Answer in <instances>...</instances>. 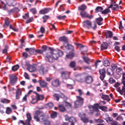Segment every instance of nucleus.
Instances as JSON below:
<instances>
[{"instance_id":"1","label":"nucleus","mask_w":125,"mask_h":125,"mask_svg":"<svg viewBox=\"0 0 125 125\" xmlns=\"http://www.w3.org/2000/svg\"><path fill=\"white\" fill-rule=\"evenodd\" d=\"M63 54L62 51L59 50H54L51 52L47 53L45 57V58L47 61L52 62L55 60L57 59L59 57L61 56Z\"/></svg>"},{"instance_id":"2","label":"nucleus","mask_w":125,"mask_h":125,"mask_svg":"<svg viewBox=\"0 0 125 125\" xmlns=\"http://www.w3.org/2000/svg\"><path fill=\"white\" fill-rule=\"evenodd\" d=\"M47 116H45L42 112L38 110L36 111L34 115V119L37 121H43L45 125H50V122L47 120H45V118Z\"/></svg>"},{"instance_id":"3","label":"nucleus","mask_w":125,"mask_h":125,"mask_svg":"<svg viewBox=\"0 0 125 125\" xmlns=\"http://www.w3.org/2000/svg\"><path fill=\"white\" fill-rule=\"evenodd\" d=\"M123 85L121 86L116 88V90L121 95H124L125 96V74H123Z\"/></svg>"},{"instance_id":"4","label":"nucleus","mask_w":125,"mask_h":125,"mask_svg":"<svg viewBox=\"0 0 125 125\" xmlns=\"http://www.w3.org/2000/svg\"><path fill=\"white\" fill-rule=\"evenodd\" d=\"M76 97L77 100L75 102L74 106L76 108L79 107L83 105L84 99L79 96H76Z\"/></svg>"},{"instance_id":"5","label":"nucleus","mask_w":125,"mask_h":125,"mask_svg":"<svg viewBox=\"0 0 125 125\" xmlns=\"http://www.w3.org/2000/svg\"><path fill=\"white\" fill-rule=\"evenodd\" d=\"M91 109L96 110L98 111L99 109H101L104 111H106L107 110V107L106 106H100L99 104H94L93 106H91Z\"/></svg>"},{"instance_id":"6","label":"nucleus","mask_w":125,"mask_h":125,"mask_svg":"<svg viewBox=\"0 0 125 125\" xmlns=\"http://www.w3.org/2000/svg\"><path fill=\"white\" fill-rule=\"evenodd\" d=\"M10 82L11 85H13L16 83L17 81V77L14 74H11L9 75Z\"/></svg>"},{"instance_id":"7","label":"nucleus","mask_w":125,"mask_h":125,"mask_svg":"<svg viewBox=\"0 0 125 125\" xmlns=\"http://www.w3.org/2000/svg\"><path fill=\"white\" fill-rule=\"evenodd\" d=\"M80 14L82 18L86 17L90 19L93 18V16L92 15H89L87 12L84 11H81Z\"/></svg>"},{"instance_id":"8","label":"nucleus","mask_w":125,"mask_h":125,"mask_svg":"<svg viewBox=\"0 0 125 125\" xmlns=\"http://www.w3.org/2000/svg\"><path fill=\"white\" fill-rule=\"evenodd\" d=\"M111 4L108 7V8H113V10H117L119 9L118 5L116 4L115 1L113 0H111Z\"/></svg>"},{"instance_id":"9","label":"nucleus","mask_w":125,"mask_h":125,"mask_svg":"<svg viewBox=\"0 0 125 125\" xmlns=\"http://www.w3.org/2000/svg\"><path fill=\"white\" fill-rule=\"evenodd\" d=\"M26 116L27 119L25 121V124L26 125H31L30 122L32 119L31 115L30 113H26Z\"/></svg>"},{"instance_id":"10","label":"nucleus","mask_w":125,"mask_h":125,"mask_svg":"<svg viewBox=\"0 0 125 125\" xmlns=\"http://www.w3.org/2000/svg\"><path fill=\"white\" fill-rule=\"evenodd\" d=\"M70 74V72L67 71L63 72L61 73L62 76L64 79H67L69 78Z\"/></svg>"},{"instance_id":"11","label":"nucleus","mask_w":125,"mask_h":125,"mask_svg":"<svg viewBox=\"0 0 125 125\" xmlns=\"http://www.w3.org/2000/svg\"><path fill=\"white\" fill-rule=\"evenodd\" d=\"M22 95V89L20 88L18 89L16 92V98L17 99H19Z\"/></svg>"},{"instance_id":"12","label":"nucleus","mask_w":125,"mask_h":125,"mask_svg":"<svg viewBox=\"0 0 125 125\" xmlns=\"http://www.w3.org/2000/svg\"><path fill=\"white\" fill-rule=\"evenodd\" d=\"M40 84V85L42 88L46 87L47 89H48V88L47 87L48 83L44 81H41L40 80L38 81Z\"/></svg>"},{"instance_id":"13","label":"nucleus","mask_w":125,"mask_h":125,"mask_svg":"<svg viewBox=\"0 0 125 125\" xmlns=\"http://www.w3.org/2000/svg\"><path fill=\"white\" fill-rule=\"evenodd\" d=\"M91 22L89 21H86L83 22L84 27L85 28H87L90 29L91 27Z\"/></svg>"},{"instance_id":"14","label":"nucleus","mask_w":125,"mask_h":125,"mask_svg":"<svg viewBox=\"0 0 125 125\" xmlns=\"http://www.w3.org/2000/svg\"><path fill=\"white\" fill-rule=\"evenodd\" d=\"M85 81L88 84L91 83L93 80L92 77L91 76H86L84 78Z\"/></svg>"},{"instance_id":"15","label":"nucleus","mask_w":125,"mask_h":125,"mask_svg":"<svg viewBox=\"0 0 125 125\" xmlns=\"http://www.w3.org/2000/svg\"><path fill=\"white\" fill-rule=\"evenodd\" d=\"M99 72L101 75L100 78L102 80H103L105 76V70L104 69H100L99 71Z\"/></svg>"},{"instance_id":"16","label":"nucleus","mask_w":125,"mask_h":125,"mask_svg":"<svg viewBox=\"0 0 125 125\" xmlns=\"http://www.w3.org/2000/svg\"><path fill=\"white\" fill-rule=\"evenodd\" d=\"M100 96L102 99L105 100H107V102H109L110 100V99L108 95H104L101 93L100 94Z\"/></svg>"},{"instance_id":"17","label":"nucleus","mask_w":125,"mask_h":125,"mask_svg":"<svg viewBox=\"0 0 125 125\" xmlns=\"http://www.w3.org/2000/svg\"><path fill=\"white\" fill-rule=\"evenodd\" d=\"M65 119L66 120H68L71 123H74L76 121L75 119L74 118L71 117L69 118L68 117L67 115L65 116Z\"/></svg>"},{"instance_id":"18","label":"nucleus","mask_w":125,"mask_h":125,"mask_svg":"<svg viewBox=\"0 0 125 125\" xmlns=\"http://www.w3.org/2000/svg\"><path fill=\"white\" fill-rule=\"evenodd\" d=\"M91 106H92L90 105L88 106L90 110V113H91L93 114L94 112H97V113L96 114V116H98V115H99L100 114L99 110H98V111L96 110H94L91 109Z\"/></svg>"},{"instance_id":"19","label":"nucleus","mask_w":125,"mask_h":125,"mask_svg":"<svg viewBox=\"0 0 125 125\" xmlns=\"http://www.w3.org/2000/svg\"><path fill=\"white\" fill-rule=\"evenodd\" d=\"M36 95L38 101L42 100L44 98V95H40L36 93Z\"/></svg>"},{"instance_id":"20","label":"nucleus","mask_w":125,"mask_h":125,"mask_svg":"<svg viewBox=\"0 0 125 125\" xmlns=\"http://www.w3.org/2000/svg\"><path fill=\"white\" fill-rule=\"evenodd\" d=\"M25 50L26 51H29L31 54H36L35 50L34 49L27 48L25 49Z\"/></svg>"},{"instance_id":"21","label":"nucleus","mask_w":125,"mask_h":125,"mask_svg":"<svg viewBox=\"0 0 125 125\" xmlns=\"http://www.w3.org/2000/svg\"><path fill=\"white\" fill-rule=\"evenodd\" d=\"M80 117H81V120L84 123H86L88 122V119L85 117L84 114H83L82 115H81Z\"/></svg>"},{"instance_id":"22","label":"nucleus","mask_w":125,"mask_h":125,"mask_svg":"<svg viewBox=\"0 0 125 125\" xmlns=\"http://www.w3.org/2000/svg\"><path fill=\"white\" fill-rule=\"evenodd\" d=\"M87 6L84 4L78 7V10H79L84 11L87 8Z\"/></svg>"},{"instance_id":"23","label":"nucleus","mask_w":125,"mask_h":125,"mask_svg":"<svg viewBox=\"0 0 125 125\" xmlns=\"http://www.w3.org/2000/svg\"><path fill=\"white\" fill-rule=\"evenodd\" d=\"M108 44L106 42H105L103 43L101 45V49L102 50L106 49L108 46Z\"/></svg>"},{"instance_id":"24","label":"nucleus","mask_w":125,"mask_h":125,"mask_svg":"<svg viewBox=\"0 0 125 125\" xmlns=\"http://www.w3.org/2000/svg\"><path fill=\"white\" fill-rule=\"evenodd\" d=\"M32 99L31 101V102L32 104H34L36 103L38 100L36 97V96L34 95H32L31 97Z\"/></svg>"},{"instance_id":"25","label":"nucleus","mask_w":125,"mask_h":125,"mask_svg":"<svg viewBox=\"0 0 125 125\" xmlns=\"http://www.w3.org/2000/svg\"><path fill=\"white\" fill-rule=\"evenodd\" d=\"M28 71L31 72H34L36 70V67L34 65H30L28 68Z\"/></svg>"},{"instance_id":"26","label":"nucleus","mask_w":125,"mask_h":125,"mask_svg":"<svg viewBox=\"0 0 125 125\" xmlns=\"http://www.w3.org/2000/svg\"><path fill=\"white\" fill-rule=\"evenodd\" d=\"M52 85L54 86H58L59 84V81L58 79H56L54 80L52 83Z\"/></svg>"},{"instance_id":"27","label":"nucleus","mask_w":125,"mask_h":125,"mask_svg":"<svg viewBox=\"0 0 125 125\" xmlns=\"http://www.w3.org/2000/svg\"><path fill=\"white\" fill-rule=\"evenodd\" d=\"M109 8H108H108L102 11L101 12V13L103 14H108L109 12H110L111 11L109 9Z\"/></svg>"},{"instance_id":"28","label":"nucleus","mask_w":125,"mask_h":125,"mask_svg":"<svg viewBox=\"0 0 125 125\" xmlns=\"http://www.w3.org/2000/svg\"><path fill=\"white\" fill-rule=\"evenodd\" d=\"M48 12V10L46 8H44V9L40 11L39 13L41 14H45Z\"/></svg>"},{"instance_id":"29","label":"nucleus","mask_w":125,"mask_h":125,"mask_svg":"<svg viewBox=\"0 0 125 125\" xmlns=\"http://www.w3.org/2000/svg\"><path fill=\"white\" fill-rule=\"evenodd\" d=\"M58 107L59 110L61 112H64L66 110V108L62 104L59 105Z\"/></svg>"},{"instance_id":"30","label":"nucleus","mask_w":125,"mask_h":125,"mask_svg":"<svg viewBox=\"0 0 125 125\" xmlns=\"http://www.w3.org/2000/svg\"><path fill=\"white\" fill-rule=\"evenodd\" d=\"M74 54L72 52H70L69 54H67L66 55L67 58L69 59H72L74 57Z\"/></svg>"},{"instance_id":"31","label":"nucleus","mask_w":125,"mask_h":125,"mask_svg":"<svg viewBox=\"0 0 125 125\" xmlns=\"http://www.w3.org/2000/svg\"><path fill=\"white\" fill-rule=\"evenodd\" d=\"M1 102L2 103L5 104H8L9 103L10 101L7 99L2 98L0 100Z\"/></svg>"},{"instance_id":"32","label":"nucleus","mask_w":125,"mask_h":125,"mask_svg":"<svg viewBox=\"0 0 125 125\" xmlns=\"http://www.w3.org/2000/svg\"><path fill=\"white\" fill-rule=\"evenodd\" d=\"M103 20V19L101 17L98 18L96 19V22L98 25H100L102 24Z\"/></svg>"},{"instance_id":"33","label":"nucleus","mask_w":125,"mask_h":125,"mask_svg":"<svg viewBox=\"0 0 125 125\" xmlns=\"http://www.w3.org/2000/svg\"><path fill=\"white\" fill-rule=\"evenodd\" d=\"M104 65L106 67L109 66L110 65V63L107 59H105L103 62Z\"/></svg>"},{"instance_id":"34","label":"nucleus","mask_w":125,"mask_h":125,"mask_svg":"<svg viewBox=\"0 0 125 125\" xmlns=\"http://www.w3.org/2000/svg\"><path fill=\"white\" fill-rule=\"evenodd\" d=\"M116 71L117 73L119 75L123 73V71H122V68H117L116 69Z\"/></svg>"},{"instance_id":"35","label":"nucleus","mask_w":125,"mask_h":125,"mask_svg":"<svg viewBox=\"0 0 125 125\" xmlns=\"http://www.w3.org/2000/svg\"><path fill=\"white\" fill-rule=\"evenodd\" d=\"M63 105H65L66 107V109L68 108H71V104L67 102H65L64 104Z\"/></svg>"},{"instance_id":"36","label":"nucleus","mask_w":125,"mask_h":125,"mask_svg":"<svg viewBox=\"0 0 125 125\" xmlns=\"http://www.w3.org/2000/svg\"><path fill=\"white\" fill-rule=\"evenodd\" d=\"M103 10V8L101 7H97L95 9V12L97 13Z\"/></svg>"},{"instance_id":"37","label":"nucleus","mask_w":125,"mask_h":125,"mask_svg":"<svg viewBox=\"0 0 125 125\" xmlns=\"http://www.w3.org/2000/svg\"><path fill=\"white\" fill-rule=\"evenodd\" d=\"M59 39V41H62L66 42L67 41V38L65 36L60 37Z\"/></svg>"},{"instance_id":"38","label":"nucleus","mask_w":125,"mask_h":125,"mask_svg":"<svg viewBox=\"0 0 125 125\" xmlns=\"http://www.w3.org/2000/svg\"><path fill=\"white\" fill-rule=\"evenodd\" d=\"M83 59L84 62L87 63L89 64L91 62L89 59L87 57H83Z\"/></svg>"},{"instance_id":"39","label":"nucleus","mask_w":125,"mask_h":125,"mask_svg":"<svg viewBox=\"0 0 125 125\" xmlns=\"http://www.w3.org/2000/svg\"><path fill=\"white\" fill-rule=\"evenodd\" d=\"M12 112V110L11 109L10 107H7L6 111V113L8 114H9Z\"/></svg>"},{"instance_id":"40","label":"nucleus","mask_w":125,"mask_h":125,"mask_svg":"<svg viewBox=\"0 0 125 125\" xmlns=\"http://www.w3.org/2000/svg\"><path fill=\"white\" fill-rule=\"evenodd\" d=\"M107 74L109 75H112L113 74V72L110 68L108 69L107 71Z\"/></svg>"},{"instance_id":"41","label":"nucleus","mask_w":125,"mask_h":125,"mask_svg":"<svg viewBox=\"0 0 125 125\" xmlns=\"http://www.w3.org/2000/svg\"><path fill=\"white\" fill-rule=\"evenodd\" d=\"M106 35L107 37L110 38H111L113 36V33L112 32L110 31H107L106 33Z\"/></svg>"},{"instance_id":"42","label":"nucleus","mask_w":125,"mask_h":125,"mask_svg":"<svg viewBox=\"0 0 125 125\" xmlns=\"http://www.w3.org/2000/svg\"><path fill=\"white\" fill-rule=\"evenodd\" d=\"M19 68V66L17 65L13 66L12 68V70L13 71H15L17 70Z\"/></svg>"},{"instance_id":"43","label":"nucleus","mask_w":125,"mask_h":125,"mask_svg":"<svg viewBox=\"0 0 125 125\" xmlns=\"http://www.w3.org/2000/svg\"><path fill=\"white\" fill-rule=\"evenodd\" d=\"M38 70L41 73H44V68L42 66H40Z\"/></svg>"},{"instance_id":"44","label":"nucleus","mask_w":125,"mask_h":125,"mask_svg":"<svg viewBox=\"0 0 125 125\" xmlns=\"http://www.w3.org/2000/svg\"><path fill=\"white\" fill-rule=\"evenodd\" d=\"M57 115V113L56 112H54L51 114V116L52 118H54Z\"/></svg>"},{"instance_id":"45","label":"nucleus","mask_w":125,"mask_h":125,"mask_svg":"<svg viewBox=\"0 0 125 125\" xmlns=\"http://www.w3.org/2000/svg\"><path fill=\"white\" fill-rule=\"evenodd\" d=\"M113 118H112L109 117L106 120V121L109 124H110L112 121H113Z\"/></svg>"},{"instance_id":"46","label":"nucleus","mask_w":125,"mask_h":125,"mask_svg":"<svg viewBox=\"0 0 125 125\" xmlns=\"http://www.w3.org/2000/svg\"><path fill=\"white\" fill-rule=\"evenodd\" d=\"M109 82L110 83L112 84L115 83V81L113 78H111L109 79Z\"/></svg>"},{"instance_id":"47","label":"nucleus","mask_w":125,"mask_h":125,"mask_svg":"<svg viewBox=\"0 0 125 125\" xmlns=\"http://www.w3.org/2000/svg\"><path fill=\"white\" fill-rule=\"evenodd\" d=\"M30 11L34 14H35L37 12L36 9L35 8H32L31 9Z\"/></svg>"},{"instance_id":"48","label":"nucleus","mask_w":125,"mask_h":125,"mask_svg":"<svg viewBox=\"0 0 125 125\" xmlns=\"http://www.w3.org/2000/svg\"><path fill=\"white\" fill-rule=\"evenodd\" d=\"M58 18L60 20H63L66 18V16L65 15L63 16H57Z\"/></svg>"},{"instance_id":"49","label":"nucleus","mask_w":125,"mask_h":125,"mask_svg":"<svg viewBox=\"0 0 125 125\" xmlns=\"http://www.w3.org/2000/svg\"><path fill=\"white\" fill-rule=\"evenodd\" d=\"M121 84L118 82H117L114 85V86L115 88H118L119 87H120V86H121Z\"/></svg>"},{"instance_id":"50","label":"nucleus","mask_w":125,"mask_h":125,"mask_svg":"<svg viewBox=\"0 0 125 125\" xmlns=\"http://www.w3.org/2000/svg\"><path fill=\"white\" fill-rule=\"evenodd\" d=\"M7 4L9 5L10 6L12 4V0H6Z\"/></svg>"},{"instance_id":"51","label":"nucleus","mask_w":125,"mask_h":125,"mask_svg":"<svg viewBox=\"0 0 125 125\" xmlns=\"http://www.w3.org/2000/svg\"><path fill=\"white\" fill-rule=\"evenodd\" d=\"M28 96H28V95H25L23 97L22 99V101L23 102H26L27 100V98Z\"/></svg>"},{"instance_id":"52","label":"nucleus","mask_w":125,"mask_h":125,"mask_svg":"<svg viewBox=\"0 0 125 125\" xmlns=\"http://www.w3.org/2000/svg\"><path fill=\"white\" fill-rule=\"evenodd\" d=\"M33 19L32 17H31L28 19L27 20L26 22V23H29L33 21Z\"/></svg>"},{"instance_id":"53","label":"nucleus","mask_w":125,"mask_h":125,"mask_svg":"<svg viewBox=\"0 0 125 125\" xmlns=\"http://www.w3.org/2000/svg\"><path fill=\"white\" fill-rule=\"evenodd\" d=\"M112 125H121V124H118L117 122L113 121L110 124Z\"/></svg>"},{"instance_id":"54","label":"nucleus","mask_w":125,"mask_h":125,"mask_svg":"<svg viewBox=\"0 0 125 125\" xmlns=\"http://www.w3.org/2000/svg\"><path fill=\"white\" fill-rule=\"evenodd\" d=\"M75 62L74 61H72L70 64V67H73L75 66Z\"/></svg>"},{"instance_id":"55","label":"nucleus","mask_w":125,"mask_h":125,"mask_svg":"<svg viewBox=\"0 0 125 125\" xmlns=\"http://www.w3.org/2000/svg\"><path fill=\"white\" fill-rule=\"evenodd\" d=\"M1 5H0V8H1L2 7H3L4 9L6 8V6L3 2H1Z\"/></svg>"},{"instance_id":"56","label":"nucleus","mask_w":125,"mask_h":125,"mask_svg":"<svg viewBox=\"0 0 125 125\" xmlns=\"http://www.w3.org/2000/svg\"><path fill=\"white\" fill-rule=\"evenodd\" d=\"M47 107L49 108H51L53 107V104L52 103H49L47 105Z\"/></svg>"},{"instance_id":"57","label":"nucleus","mask_w":125,"mask_h":125,"mask_svg":"<svg viewBox=\"0 0 125 125\" xmlns=\"http://www.w3.org/2000/svg\"><path fill=\"white\" fill-rule=\"evenodd\" d=\"M24 76L25 77V78L27 79H30L29 76L28 74L26 72H25L24 74Z\"/></svg>"},{"instance_id":"58","label":"nucleus","mask_w":125,"mask_h":125,"mask_svg":"<svg viewBox=\"0 0 125 125\" xmlns=\"http://www.w3.org/2000/svg\"><path fill=\"white\" fill-rule=\"evenodd\" d=\"M66 87L70 89H72L73 88V85L72 84H67L66 85Z\"/></svg>"},{"instance_id":"59","label":"nucleus","mask_w":125,"mask_h":125,"mask_svg":"<svg viewBox=\"0 0 125 125\" xmlns=\"http://www.w3.org/2000/svg\"><path fill=\"white\" fill-rule=\"evenodd\" d=\"M54 96L57 101H58L59 99V96L58 94H54L53 95Z\"/></svg>"},{"instance_id":"60","label":"nucleus","mask_w":125,"mask_h":125,"mask_svg":"<svg viewBox=\"0 0 125 125\" xmlns=\"http://www.w3.org/2000/svg\"><path fill=\"white\" fill-rule=\"evenodd\" d=\"M23 18L24 19H26L29 17V15L28 13H25L24 15L23 16Z\"/></svg>"},{"instance_id":"61","label":"nucleus","mask_w":125,"mask_h":125,"mask_svg":"<svg viewBox=\"0 0 125 125\" xmlns=\"http://www.w3.org/2000/svg\"><path fill=\"white\" fill-rule=\"evenodd\" d=\"M6 49H3L2 50V53H6L7 52V49L8 47L7 46H6Z\"/></svg>"},{"instance_id":"62","label":"nucleus","mask_w":125,"mask_h":125,"mask_svg":"<svg viewBox=\"0 0 125 125\" xmlns=\"http://www.w3.org/2000/svg\"><path fill=\"white\" fill-rule=\"evenodd\" d=\"M95 121L96 123H102L103 122V121L102 120L100 119H95Z\"/></svg>"},{"instance_id":"63","label":"nucleus","mask_w":125,"mask_h":125,"mask_svg":"<svg viewBox=\"0 0 125 125\" xmlns=\"http://www.w3.org/2000/svg\"><path fill=\"white\" fill-rule=\"evenodd\" d=\"M35 53L36 54V53H42L43 51L40 50H35Z\"/></svg>"},{"instance_id":"64","label":"nucleus","mask_w":125,"mask_h":125,"mask_svg":"<svg viewBox=\"0 0 125 125\" xmlns=\"http://www.w3.org/2000/svg\"><path fill=\"white\" fill-rule=\"evenodd\" d=\"M19 125H25L24 123L23 120H20L18 122Z\"/></svg>"}]
</instances>
